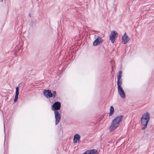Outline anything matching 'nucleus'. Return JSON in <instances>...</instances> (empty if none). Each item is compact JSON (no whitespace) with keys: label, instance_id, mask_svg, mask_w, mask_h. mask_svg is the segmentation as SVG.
Returning a JSON list of instances; mask_svg holds the SVG:
<instances>
[{"label":"nucleus","instance_id":"1","mask_svg":"<svg viewBox=\"0 0 154 154\" xmlns=\"http://www.w3.org/2000/svg\"><path fill=\"white\" fill-rule=\"evenodd\" d=\"M122 72L121 71H119L117 75L118 90L119 93L120 97L123 98H125V94L122 87Z\"/></svg>","mask_w":154,"mask_h":154},{"label":"nucleus","instance_id":"2","mask_svg":"<svg viewBox=\"0 0 154 154\" xmlns=\"http://www.w3.org/2000/svg\"><path fill=\"white\" fill-rule=\"evenodd\" d=\"M123 117V116H117L113 120L109 128L110 132L115 130L118 126L119 123L121 121Z\"/></svg>","mask_w":154,"mask_h":154},{"label":"nucleus","instance_id":"3","mask_svg":"<svg viewBox=\"0 0 154 154\" xmlns=\"http://www.w3.org/2000/svg\"><path fill=\"white\" fill-rule=\"evenodd\" d=\"M150 114L148 112L143 113L141 119V123L143 127L142 129H145L147 127V125L149 119Z\"/></svg>","mask_w":154,"mask_h":154},{"label":"nucleus","instance_id":"4","mask_svg":"<svg viewBox=\"0 0 154 154\" xmlns=\"http://www.w3.org/2000/svg\"><path fill=\"white\" fill-rule=\"evenodd\" d=\"M118 36V33L115 31H112L109 35V39L111 41L112 43H113Z\"/></svg>","mask_w":154,"mask_h":154},{"label":"nucleus","instance_id":"5","mask_svg":"<svg viewBox=\"0 0 154 154\" xmlns=\"http://www.w3.org/2000/svg\"><path fill=\"white\" fill-rule=\"evenodd\" d=\"M61 107V103L58 101L55 102L52 105V109L55 111H57L60 109Z\"/></svg>","mask_w":154,"mask_h":154},{"label":"nucleus","instance_id":"6","mask_svg":"<svg viewBox=\"0 0 154 154\" xmlns=\"http://www.w3.org/2000/svg\"><path fill=\"white\" fill-rule=\"evenodd\" d=\"M54 113L55 119V124L57 125L59 123L60 121V115L58 111H55Z\"/></svg>","mask_w":154,"mask_h":154},{"label":"nucleus","instance_id":"7","mask_svg":"<svg viewBox=\"0 0 154 154\" xmlns=\"http://www.w3.org/2000/svg\"><path fill=\"white\" fill-rule=\"evenodd\" d=\"M130 39V38L128 36L125 32L122 38V42L123 44H125L127 43Z\"/></svg>","mask_w":154,"mask_h":154},{"label":"nucleus","instance_id":"8","mask_svg":"<svg viewBox=\"0 0 154 154\" xmlns=\"http://www.w3.org/2000/svg\"><path fill=\"white\" fill-rule=\"evenodd\" d=\"M44 95L47 98H49L53 97L52 93L50 90H44L43 91Z\"/></svg>","mask_w":154,"mask_h":154},{"label":"nucleus","instance_id":"9","mask_svg":"<svg viewBox=\"0 0 154 154\" xmlns=\"http://www.w3.org/2000/svg\"><path fill=\"white\" fill-rule=\"evenodd\" d=\"M103 41V39L101 37H98L94 41L93 45L94 46H97L99 45Z\"/></svg>","mask_w":154,"mask_h":154},{"label":"nucleus","instance_id":"10","mask_svg":"<svg viewBox=\"0 0 154 154\" xmlns=\"http://www.w3.org/2000/svg\"><path fill=\"white\" fill-rule=\"evenodd\" d=\"M97 151L96 149H92L87 151L82 154H97Z\"/></svg>","mask_w":154,"mask_h":154},{"label":"nucleus","instance_id":"11","mask_svg":"<svg viewBox=\"0 0 154 154\" xmlns=\"http://www.w3.org/2000/svg\"><path fill=\"white\" fill-rule=\"evenodd\" d=\"M80 139V135L78 134H76L74 136L73 139V142L74 143H76L77 142L79 141Z\"/></svg>","mask_w":154,"mask_h":154},{"label":"nucleus","instance_id":"12","mask_svg":"<svg viewBox=\"0 0 154 154\" xmlns=\"http://www.w3.org/2000/svg\"><path fill=\"white\" fill-rule=\"evenodd\" d=\"M19 95V87H17L16 88V95L15 97V99L14 100V101L15 102H17L18 98V96Z\"/></svg>","mask_w":154,"mask_h":154},{"label":"nucleus","instance_id":"13","mask_svg":"<svg viewBox=\"0 0 154 154\" xmlns=\"http://www.w3.org/2000/svg\"><path fill=\"white\" fill-rule=\"evenodd\" d=\"M114 112V109L112 106H111L110 108V112L109 113V116H111Z\"/></svg>","mask_w":154,"mask_h":154},{"label":"nucleus","instance_id":"14","mask_svg":"<svg viewBox=\"0 0 154 154\" xmlns=\"http://www.w3.org/2000/svg\"><path fill=\"white\" fill-rule=\"evenodd\" d=\"M53 94V97H55L56 96V92L55 91H53V94Z\"/></svg>","mask_w":154,"mask_h":154},{"label":"nucleus","instance_id":"15","mask_svg":"<svg viewBox=\"0 0 154 154\" xmlns=\"http://www.w3.org/2000/svg\"><path fill=\"white\" fill-rule=\"evenodd\" d=\"M112 68H113V67L112 66Z\"/></svg>","mask_w":154,"mask_h":154}]
</instances>
